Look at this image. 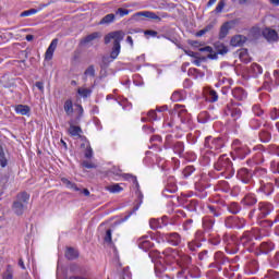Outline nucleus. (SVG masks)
Returning a JSON list of instances; mask_svg holds the SVG:
<instances>
[{"instance_id": "34", "label": "nucleus", "mask_w": 279, "mask_h": 279, "mask_svg": "<svg viewBox=\"0 0 279 279\" xmlns=\"http://www.w3.org/2000/svg\"><path fill=\"white\" fill-rule=\"evenodd\" d=\"M227 209L229 213H231V215H239L242 208H241V204L236 202H232L227 206Z\"/></svg>"}, {"instance_id": "56", "label": "nucleus", "mask_w": 279, "mask_h": 279, "mask_svg": "<svg viewBox=\"0 0 279 279\" xmlns=\"http://www.w3.org/2000/svg\"><path fill=\"white\" fill-rule=\"evenodd\" d=\"M194 241L202 243V241H206V235L204 231L197 230L194 234Z\"/></svg>"}, {"instance_id": "24", "label": "nucleus", "mask_w": 279, "mask_h": 279, "mask_svg": "<svg viewBox=\"0 0 279 279\" xmlns=\"http://www.w3.org/2000/svg\"><path fill=\"white\" fill-rule=\"evenodd\" d=\"M255 178H257L258 182H267L269 181V177L267 175V169L265 168H256L254 171Z\"/></svg>"}, {"instance_id": "45", "label": "nucleus", "mask_w": 279, "mask_h": 279, "mask_svg": "<svg viewBox=\"0 0 279 279\" xmlns=\"http://www.w3.org/2000/svg\"><path fill=\"white\" fill-rule=\"evenodd\" d=\"M69 134L71 136H80V134H82V128L70 124Z\"/></svg>"}, {"instance_id": "9", "label": "nucleus", "mask_w": 279, "mask_h": 279, "mask_svg": "<svg viewBox=\"0 0 279 279\" xmlns=\"http://www.w3.org/2000/svg\"><path fill=\"white\" fill-rule=\"evenodd\" d=\"M177 278H202V271L199 270V268L197 266H187L183 269H181V271L177 272Z\"/></svg>"}, {"instance_id": "16", "label": "nucleus", "mask_w": 279, "mask_h": 279, "mask_svg": "<svg viewBox=\"0 0 279 279\" xmlns=\"http://www.w3.org/2000/svg\"><path fill=\"white\" fill-rule=\"evenodd\" d=\"M161 256V260H165L167 265H171V263L178 258V251L172 247H167L165 251H162Z\"/></svg>"}, {"instance_id": "5", "label": "nucleus", "mask_w": 279, "mask_h": 279, "mask_svg": "<svg viewBox=\"0 0 279 279\" xmlns=\"http://www.w3.org/2000/svg\"><path fill=\"white\" fill-rule=\"evenodd\" d=\"M29 202V194L27 192H22L17 194L16 201L12 205V209L15 213V215H23L25 213V207L27 206Z\"/></svg>"}, {"instance_id": "2", "label": "nucleus", "mask_w": 279, "mask_h": 279, "mask_svg": "<svg viewBox=\"0 0 279 279\" xmlns=\"http://www.w3.org/2000/svg\"><path fill=\"white\" fill-rule=\"evenodd\" d=\"M274 213V204L269 202H259L257 204V208L252 209L248 213V218L250 219H256V221H259V223L264 225L267 228V223L263 222L267 217H269L270 214Z\"/></svg>"}, {"instance_id": "36", "label": "nucleus", "mask_w": 279, "mask_h": 279, "mask_svg": "<svg viewBox=\"0 0 279 279\" xmlns=\"http://www.w3.org/2000/svg\"><path fill=\"white\" fill-rule=\"evenodd\" d=\"M191 263H193V258H191V256L186 254L180 255V265L182 269H185V267H191Z\"/></svg>"}, {"instance_id": "26", "label": "nucleus", "mask_w": 279, "mask_h": 279, "mask_svg": "<svg viewBox=\"0 0 279 279\" xmlns=\"http://www.w3.org/2000/svg\"><path fill=\"white\" fill-rule=\"evenodd\" d=\"M275 248H276V245L274 244V242H263L259 245L260 254H269V252H274Z\"/></svg>"}, {"instance_id": "28", "label": "nucleus", "mask_w": 279, "mask_h": 279, "mask_svg": "<svg viewBox=\"0 0 279 279\" xmlns=\"http://www.w3.org/2000/svg\"><path fill=\"white\" fill-rule=\"evenodd\" d=\"M14 110L16 114H22V117H28L29 112H32V108L27 105H17Z\"/></svg>"}, {"instance_id": "51", "label": "nucleus", "mask_w": 279, "mask_h": 279, "mask_svg": "<svg viewBox=\"0 0 279 279\" xmlns=\"http://www.w3.org/2000/svg\"><path fill=\"white\" fill-rule=\"evenodd\" d=\"M141 204H143V201L140 202V204L135 205L132 210L128 211L122 221H128L132 217V215L136 214V210L141 208Z\"/></svg>"}, {"instance_id": "50", "label": "nucleus", "mask_w": 279, "mask_h": 279, "mask_svg": "<svg viewBox=\"0 0 279 279\" xmlns=\"http://www.w3.org/2000/svg\"><path fill=\"white\" fill-rule=\"evenodd\" d=\"M122 173V170H121V168H119V167H117V166H113L111 169H109L108 171H107V175H116V177H121V175H123V174H121Z\"/></svg>"}, {"instance_id": "19", "label": "nucleus", "mask_w": 279, "mask_h": 279, "mask_svg": "<svg viewBox=\"0 0 279 279\" xmlns=\"http://www.w3.org/2000/svg\"><path fill=\"white\" fill-rule=\"evenodd\" d=\"M253 150L257 151L254 157V163L263 165V162H265V158H263V151H265V146H263L262 144H258L253 147Z\"/></svg>"}, {"instance_id": "35", "label": "nucleus", "mask_w": 279, "mask_h": 279, "mask_svg": "<svg viewBox=\"0 0 279 279\" xmlns=\"http://www.w3.org/2000/svg\"><path fill=\"white\" fill-rule=\"evenodd\" d=\"M239 58L241 62H244V64H248V62H252V57H250V52H247V49L242 48L239 53Z\"/></svg>"}, {"instance_id": "17", "label": "nucleus", "mask_w": 279, "mask_h": 279, "mask_svg": "<svg viewBox=\"0 0 279 279\" xmlns=\"http://www.w3.org/2000/svg\"><path fill=\"white\" fill-rule=\"evenodd\" d=\"M214 258L215 263L210 264V267H216L218 271H221V265H226V263H228V258L222 252H216Z\"/></svg>"}, {"instance_id": "22", "label": "nucleus", "mask_w": 279, "mask_h": 279, "mask_svg": "<svg viewBox=\"0 0 279 279\" xmlns=\"http://www.w3.org/2000/svg\"><path fill=\"white\" fill-rule=\"evenodd\" d=\"M247 73L251 77H258L263 75V66L258 63H252L247 70Z\"/></svg>"}, {"instance_id": "10", "label": "nucleus", "mask_w": 279, "mask_h": 279, "mask_svg": "<svg viewBox=\"0 0 279 279\" xmlns=\"http://www.w3.org/2000/svg\"><path fill=\"white\" fill-rule=\"evenodd\" d=\"M239 106H241V104L239 102H229L225 109V114L227 117H231L233 121H239V119H241V116L243 114V111Z\"/></svg>"}, {"instance_id": "57", "label": "nucleus", "mask_w": 279, "mask_h": 279, "mask_svg": "<svg viewBox=\"0 0 279 279\" xmlns=\"http://www.w3.org/2000/svg\"><path fill=\"white\" fill-rule=\"evenodd\" d=\"M208 210H209L210 215H213V217H221V209H219V207L209 205Z\"/></svg>"}, {"instance_id": "44", "label": "nucleus", "mask_w": 279, "mask_h": 279, "mask_svg": "<svg viewBox=\"0 0 279 279\" xmlns=\"http://www.w3.org/2000/svg\"><path fill=\"white\" fill-rule=\"evenodd\" d=\"M219 100V95L215 92V89H209L207 95V101L210 104H215V101Z\"/></svg>"}, {"instance_id": "33", "label": "nucleus", "mask_w": 279, "mask_h": 279, "mask_svg": "<svg viewBox=\"0 0 279 279\" xmlns=\"http://www.w3.org/2000/svg\"><path fill=\"white\" fill-rule=\"evenodd\" d=\"M61 182L64 186H66V189H70V191H82V189H80L77 184L66 178H61Z\"/></svg>"}, {"instance_id": "52", "label": "nucleus", "mask_w": 279, "mask_h": 279, "mask_svg": "<svg viewBox=\"0 0 279 279\" xmlns=\"http://www.w3.org/2000/svg\"><path fill=\"white\" fill-rule=\"evenodd\" d=\"M197 119L198 123H208L210 120V116L208 114L207 111H203L198 114Z\"/></svg>"}, {"instance_id": "31", "label": "nucleus", "mask_w": 279, "mask_h": 279, "mask_svg": "<svg viewBox=\"0 0 279 279\" xmlns=\"http://www.w3.org/2000/svg\"><path fill=\"white\" fill-rule=\"evenodd\" d=\"M63 110H64L66 117H73V112H75V110L73 109V100L72 99H66L64 101Z\"/></svg>"}, {"instance_id": "23", "label": "nucleus", "mask_w": 279, "mask_h": 279, "mask_svg": "<svg viewBox=\"0 0 279 279\" xmlns=\"http://www.w3.org/2000/svg\"><path fill=\"white\" fill-rule=\"evenodd\" d=\"M57 48H58V39H52L48 49L46 50L45 60H52L53 53L56 52Z\"/></svg>"}, {"instance_id": "20", "label": "nucleus", "mask_w": 279, "mask_h": 279, "mask_svg": "<svg viewBox=\"0 0 279 279\" xmlns=\"http://www.w3.org/2000/svg\"><path fill=\"white\" fill-rule=\"evenodd\" d=\"M263 36L268 43H278V32L276 29L266 28L263 31Z\"/></svg>"}, {"instance_id": "15", "label": "nucleus", "mask_w": 279, "mask_h": 279, "mask_svg": "<svg viewBox=\"0 0 279 279\" xmlns=\"http://www.w3.org/2000/svg\"><path fill=\"white\" fill-rule=\"evenodd\" d=\"M163 241L168 242L169 245H172L173 247H178L182 245V235L178 232H170V233H165L162 235Z\"/></svg>"}, {"instance_id": "55", "label": "nucleus", "mask_w": 279, "mask_h": 279, "mask_svg": "<svg viewBox=\"0 0 279 279\" xmlns=\"http://www.w3.org/2000/svg\"><path fill=\"white\" fill-rule=\"evenodd\" d=\"M262 223H266L267 228H272L274 223H279V209L276 211V217L272 221L271 220H264Z\"/></svg>"}, {"instance_id": "59", "label": "nucleus", "mask_w": 279, "mask_h": 279, "mask_svg": "<svg viewBox=\"0 0 279 279\" xmlns=\"http://www.w3.org/2000/svg\"><path fill=\"white\" fill-rule=\"evenodd\" d=\"M182 99H184V93L182 92H173V94L171 95V100L172 101H182Z\"/></svg>"}, {"instance_id": "11", "label": "nucleus", "mask_w": 279, "mask_h": 279, "mask_svg": "<svg viewBox=\"0 0 279 279\" xmlns=\"http://www.w3.org/2000/svg\"><path fill=\"white\" fill-rule=\"evenodd\" d=\"M239 245H242L244 250L252 252V250H254V232L244 231L240 238Z\"/></svg>"}, {"instance_id": "13", "label": "nucleus", "mask_w": 279, "mask_h": 279, "mask_svg": "<svg viewBox=\"0 0 279 279\" xmlns=\"http://www.w3.org/2000/svg\"><path fill=\"white\" fill-rule=\"evenodd\" d=\"M274 183L271 181H258L256 192L259 195H264L265 197H269L274 193Z\"/></svg>"}, {"instance_id": "30", "label": "nucleus", "mask_w": 279, "mask_h": 279, "mask_svg": "<svg viewBox=\"0 0 279 279\" xmlns=\"http://www.w3.org/2000/svg\"><path fill=\"white\" fill-rule=\"evenodd\" d=\"M260 143H269L271 141V132L267 129H262L258 133Z\"/></svg>"}, {"instance_id": "41", "label": "nucleus", "mask_w": 279, "mask_h": 279, "mask_svg": "<svg viewBox=\"0 0 279 279\" xmlns=\"http://www.w3.org/2000/svg\"><path fill=\"white\" fill-rule=\"evenodd\" d=\"M136 15L145 16L146 19H151L153 21H160V16H158L156 13L151 11L137 12Z\"/></svg>"}, {"instance_id": "38", "label": "nucleus", "mask_w": 279, "mask_h": 279, "mask_svg": "<svg viewBox=\"0 0 279 279\" xmlns=\"http://www.w3.org/2000/svg\"><path fill=\"white\" fill-rule=\"evenodd\" d=\"M80 257V253L73 248V247H68V250L65 251V258H68V260H75V258Z\"/></svg>"}, {"instance_id": "3", "label": "nucleus", "mask_w": 279, "mask_h": 279, "mask_svg": "<svg viewBox=\"0 0 279 279\" xmlns=\"http://www.w3.org/2000/svg\"><path fill=\"white\" fill-rule=\"evenodd\" d=\"M215 171H219L221 175L230 179L234 175V167L232 160L229 159L228 155H221L218 160L214 163Z\"/></svg>"}, {"instance_id": "49", "label": "nucleus", "mask_w": 279, "mask_h": 279, "mask_svg": "<svg viewBox=\"0 0 279 279\" xmlns=\"http://www.w3.org/2000/svg\"><path fill=\"white\" fill-rule=\"evenodd\" d=\"M92 93L93 90H90L89 88L81 87L77 89V94L80 95V97H83V99L90 97Z\"/></svg>"}, {"instance_id": "54", "label": "nucleus", "mask_w": 279, "mask_h": 279, "mask_svg": "<svg viewBox=\"0 0 279 279\" xmlns=\"http://www.w3.org/2000/svg\"><path fill=\"white\" fill-rule=\"evenodd\" d=\"M243 202L245 206H254V204H257L258 199L254 196L247 195L243 198Z\"/></svg>"}, {"instance_id": "37", "label": "nucleus", "mask_w": 279, "mask_h": 279, "mask_svg": "<svg viewBox=\"0 0 279 279\" xmlns=\"http://www.w3.org/2000/svg\"><path fill=\"white\" fill-rule=\"evenodd\" d=\"M122 178L124 180H129V182H132L133 186H135L136 191H141V185L138 184V179L136 177L130 174V173H124L122 174Z\"/></svg>"}, {"instance_id": "48", "label": "nucleus", "mask_w": 279, "mask_h": 279, "mask_svg": "<svg viewBox=\"0 0 279 279\" xmlns=\"http://www.w3.org/2000/svg\"><path fill=\"white\" fill-rule=\"evenodd\" d=\"M193 173H195V167L193 166H186L183 171H182V175L183 178H191V175H193Z\"/></svg>"}, {"instance_id": "64", "label": "nucleus", "mask_w": 279, "mask_h": 279, "mask_svg": "<svg viewBox=\"0 0 279 279\" xmlns=\"http://www.w3.org/2000/svg\"><path fill=\"white\" fill-rule=\"evenodd\" d=\"M270 171L272 173H279V162L278 161L270 162Z\"/></svg>"}, {"instance_id": "32", "label": "nucleus", "mask_w": 279, "mask_h": 279, "mask_svg": "<svg viewBox=\"0 0 279 279\" xmlns=\"http://www.w3.org/2000/svg\"><path fill=\"white\" fill-rule=\"evenodd\" d=\"M163 221H165V218H161V219L153 218L149 220V227L151 228V230H158L162 228V226H165Z\"/></svg>"}, {"instance_id": "61", "label": "nucleus", "mask_w": 279, "mask_h": 279, "mask_svg": "<svg viewBox=\"0 0 279 279\" xmlns=\"http://www.w3.org/2000/svg\"><path fill=\"white\" fill-rule=\"evenodd\" d=\"M223 8H226V0H220L214 10L215 14H221V12H223Z\"/></svg>"}, {"instance_id": "53", "label": "nucleus", "mask_w": 279, "mask_h": 279, "mask_svg": "<svg viewBox=\"0 0 279 279\" xmlns=\"http://www.w3.org/2000/svg\"><path fill=\"white\" fill-rule=\"evenodd\" d=\"M106 190L109 191V193H121V191H123V187H121L120 184L114 183L112 185L107 186Z\"/></svg>"}, {"instance_id": "4", "label": "nucleus", "mask_w": 279, "mask_h": 279, "mask_svg": "<svg viewBox=\"0 0 279 279\" xmlns=\"http://www.w3.org/2000/svg\"><path fill=\"white\" fill-rule=\"evenodd\" d=\"M204 147L207 149V154L217 156V154L221 153V149L226 147V142L223 141V137L207 136L205 137Z\"/></svg>"}, {"instance_id": "63", "label": "nucleus", "mask_w": 279, "mask_h": 279, "mask_svg": "<svg viewBox=\"0 0 279 279\" xmlns=\"http://www.w3.org/2000/svg\"><path fill=\"white\" fill-rule=\"evenodd\" d=\"M270 119L272 121H276L277 119H279V108H272L270 110Z\"/></svg>"}, {"instance_id": "1", "label": "nucleus", "mask_w": 279, "mask_h": 279, "mask_svg": "<svg viewBox=\"0 0 279 279\" xmlns=\"http://www.w3.org/2000/svg\"><path fill=\"white\" fill-rule=\"evenodd\" d=\"M123 38H125V33H123V31L111 32L105 36V45H110L111 40H113V47L109 57H102L104 64H110V62H113V60L119 58Z\"/></svg>"}, {"instance_id": "47", "label": "nucleus", "mask_w": 279, "mask_h": 279, "mask_svg": "<svg viewBox=\"0 0 279 279\" xmlns=\"http://www.w3.org/2000/svg\"><path fill=\"white\" fill-rule=\"evenodd\" d=\"M218 189L222 191V193H230V183L228 181H219L218 182Z\"/></svg>"}, {"instance_id": "12", "label": "nucleus", "mask_w": 279, "mask_h": 279, "mask_svg": "<svg viewBox=\"0 0 279 279\" xmlns=\"http://www.w3.org/2000/svg\"><path fill=\"white\" fill-rule=\"evenodd\" d=\"M225 226L229 229L242 230V228H245V220L236 216H229L225 219Z\"/></svg>"}, {"instance_id": "21", "label": "nucleus", "mask_w": 279, "mask_h": 279, "mask_svg": "<svg viewBox=\"0 0 279 279\" xmlns=\"http://www.w3.org/2000/svg\"><path fill=\"white\" fill-rule=\"evenodd\" d=\"M232 97L236 99V101H243L247 99V92L243 89V87H235L231 90Z\"/></svg>"}, {"instance_id": "29", "label": "nucleus", "mask_w": 279, "mask_h": 279, "mask_svg": "<svg viewBox=\"0 0 279 279\" xmlns=\"http://www.w3.org/2000/svg\"><path fill=\"white\" fill-rule=\"evenodd\" d=\"M178 192V185L174 183L166 185L165 190L162 191L163 197H173V193Z\"/></svg>"}, {"instance_id": "58", "label": "nucleus", "mask_w": 279, "mask_h": 279, "mask_svg": "<svg viewBox=\"0 0 279 279\" xmlns=\"http://www.w3.org/2000/svg\"><path fill=\"white\" fill-rule=\"evenodd\" d=\"M41 9H29L26 11H23L20 16L21 17H25V16H32L34 14H38V12H40Z\"/></svg>"}, {"instance_id": "40", "label": "nucleus", "mask_w": 279, "mask_h": 279, "mask_svg": "<svg viewBox=\"0 0 279 279\" xmlns=\"http://www.w3.org/2000/svg\"><path fill=\"white\" fill-rule=\"evenodd\" d=\"M199 247H202V242H197L196 240L187 242V250L189 252H192V254H195Z\"/></svg>"}, {"instance_id": "39", "label": "nucleus", "mask_w": 279, "mask_h": 279, "mask_svg": "<svg viewBox=\"0 0 279 279\" xmlns=\"http://www.w3.org/2000/svg\"><path fill=\"white\" fill-rule=\"evenodd\" d=\"M116 19L117 15L114 13H109L100 20L99 25H110V23H114Z\"/></svg>"}, {"instance_id": "27", "label": "nucleus", "mask_w": 279, "mask_h": 279, "mask_svg": "<svg viewBox=\"0 0 279 279\" xmlns=\"http://www.w3.org/2000/svg\"><path fill=\"white\" fill-rule=\"evenodd\" d=\"M215 228V219L211 217H204L203 218V229L205 232H210Z\"/></svg>"}, {"instance_id": "43", "label": "nucleus", "mask_w": 279, "mask_h": 279, "mask_svg": "<svg viewBox=\"0 0 279 279\" xmlns=\"http://www.w3.org/2000/svg\"><path fill=\"white\" fill-rule=\"evenodd\" d=\"M260 125H263V122H260L258 119L253 118L248 121V126L251 130H260Z\"/></svg>"}, {"instance_id": "14", "label": "nucleus", "mask_w": 279, "mask_h": 279, "mask_svg": "<svg viewBox=\"0 0 279 279\" xmlns=\"http://www.w3.org/2000/svg\"><path fill=\"white\" fill-rule=\"evenodd\" d=\"M236 178L243 184H252L254 182V172L247 168H242L238 170Z\"/></svg>"}, {"instance_id": "60", "label": "nucleus", "mask_w": 279, "mask_h": 279, "mask_svg": "<svg viewBox=\"0 0 279 279\" xmlns=\"http://www.w3.org/2000/svg\"><path fill=\"white\" fill-rule=\"evenodd\" d=\"M252 112L255 114V117H263L264 111L263 108H260V105H253Z\"/></svg>"}, {"instance_id": "25", "label": "nucleus", "mask_w": 279, "mask_h": 279, "mask_svg": "<svg viewBox=\"0 0 279 279\" xmlns=\"http://www.w3.org/2000/svg\"><path fill=\"white\" fill-rule=\"evenodd\" d=\"M247 38L243 35H235L231 38L230 45L231 47H243L245 45Z\"/></svg>"}, {"instance_id": "7", "label": "nucleus", "mask_w": 279, "mask_h": 279, "mask_svg": "<svg viewBox=\"0 0 279 279\" xmlns=\"http://www.w3.org/2000/svg\"><path fill=\"white\" fill-rule=\"evenodd\" d=\"M165 149H172L174 154L182 157V154H184V142H175L173 141V135H167Z\"/></svg>"}, {"instance_id": "6", "label": "nucleus", "mask_w": 279, "mask_h": 279, "mask_svg": "<svg viewBox=\"0 0 279 279\" xmlns=\"http://www.w3.org/2000/svg\"><path fill=\"white\" fill-rule=\"evenodd\" d=\"M174 110L178 113V117L181 121V129L182 130H189L191 128V114L186 110V107L184 105H175Z\"/></svg>"}, {"instance_id": "46", "label": "nucleus", "mask_w": 279, "mask_h": 279, "mask_svg": "<svg viewBox=\"0 0 279 279\" xmlns=\"http://www.w3.org/2000/svg\"><path fill=\"white\" fill-rule=\"evenodd\" d=\"M229 32H230V23L227 22L220 28L219 38H226Z\"/></svg>"}, {"instance_id": "42", "label": "nucleus", "mask_w": 279, "mask_h": 279, "mask_svg": "<svg viewBox=\"0 0 279 279\" xmlns=\"http://www.w3.org/2000/svg\"><path fill=\"white\" fill-rule=\"evenodd\" d=\"M99 38V33H92L81 40V45H88Z\"/></svg>"}, {"instance_id": "8", "label": "nucleus", "mask_w": 279, "mask_h": 279, "mask_svg": "<svg viewBox=\"0 0 279 279\" xmlns=\"http://www.w3.org/2000/svg\"><path fill=\"white\" fill-rule=\"evenodd\" d=\"M232 149L233 155L236 156V158H240V160H244V158H247V156L251 154L250 147H247L245 144H242L239 140L233 141Z\"/></svg>"}, {"instance_id": "62", "label": "nucleus", "mask_w": 279, "mask_h": 279, "mask_svg": "<svg viewBox=\"0 0 279 279\" xmlns=\"http://www.w3.org/2000/svg\"><path fill=\"white\" fill-rule=\"evenodd\" d=\"M14 272L12 271V267L8 266L7 271L3 274L2 279H13Z\"/></svg>"}, {"instance_id": "18", "label": "nucleus", "mask_w": 279, "mask_h": 279, "mask_svg": "<svg viewBox=\"0 0 279 279\" xmlns=\"http://www.w3.org/2000/svg\"><path fill=\"white\" fill-rule=\"evenodd\" d=\"M137 245L140 250H143L144 252H149V250L154 247V242L149 240V236L144 235L137 240Z\"/></svg>"}]
</instances>
